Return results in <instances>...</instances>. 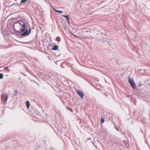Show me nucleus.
Here are the masks:
<instances>
[{
	"mask_svg": "<svg viewBox=\"0 0 150 150\" xmlns=\"http://www.w3.org/2000/svg\"><path fill=\"white\" fill-rule=\"evenodd\" d=\"M18 24L21 25V28L20 29L21 34L25 32L27 29L29 27V24L27 21L24 20H20L17 21Z\"/></svg>",
	"mask_w": 150,
	"mask_h": 150,
	"instance_id": "obj_1",
	"label": "nucleus"
},
{
	"mask_svg": "<svg viewBox=\"0 0 150 150\" xmlns=\"http://www.w3.org/2000/svg\"><path fill=\"white\" fill-rule=\"evenodd\" d=\"M29 27L28 29V28H27L25 32L21 34V37H24L29 35L31 31V28L30 27V26Z\"/></svg>",
	"mask_w": 150,
	"mask_h": 150,
	"instance_id": "obj_2",
	"label": "nucleus"
},
{
	"mask_svg": "<svg viewBox=\"0 0 150 150\" xmlns=\"http://www.w3.org/2000/svg\"><path fill=\"white\" fill-rule=\"evenodd\" d=\"M129 83L130 86L133 89H134L136 88V85L133 79L129 77L128 79Z\"/></svg>",
	"mask_w": 150,
	"mask_h": 150,
	"instance_id": "obj_3",
	"label": "nucleus"
},
{
	"mask_svg": "<svg viewBox=\"0 0 150 150\" xmlns=\"http://www.w3.org/2000/svg\"><path fill=\"white\" fill-rule=\"evenodd\" d=\"M1 101L5 103L8 100V96L7 93H4L1 94Z\"/></svg>",
	"mask_w": 150,
	"mask_h": 150,
	"instance_id": "obj_4",
	"label": "nucleus"
},
{
	"mask_svg": "<svg viewBox=\"0 0 150 150\" xmlns=\"http://www.w3.org/2000/svg\"><path fill=\"white\" fill-rule=\"evenodd\" d=\"M16 24H18V23L17 22V21H15L13 22V28L14 30V31L16 32V33H14V34L16 35H19L21 36V31H20V30H16L15 28V25Z\"/></svg>",
	"mask_w": 150,
	"mask_h": 150,
	"instance_id": "obj_5",
	"label": "nucleus"
},
{
	"mask_svg": "<svg viewBox=\"0 0 150 150\" xmlns=\"http://www.w3.org/2000/svg\"><path fill=\"white\" fill-rule=\"evenodd\" d=\"M30 0H21L20 3L22 6H23V5H24L25 3H27L28 5L30 4Z\"/></svg>",
	"mask_w": 150,
	"mask_h": 150,
	"instance_id": "obj_6",
	"label": "nucleus"
},
{
	"mask_svg": "<svg viewBox=\"0 0 150 150\" xmlns=\"http://www.w3.org/2000/svg\"><path fill=\"white\" fill-rule=\"evenodd\" d=\"M77 93L81 97V99L83 98L84 96V93L82 91L78 90L77 91Z\"/></svg>",
	"mask_w": 150,
	"mask_h": 150,
	"instance_id": "obj_7",
	"label": "nucleus"
},
{
	"mask_svg": "<svg viewBox=\"0 0 150 150\" xmlns=\"http://www.w3.org/2000/svg\"><path fill=\"white\" fill-rule=\"evenodd\" d=\"M59 48L58 46L57 45H54L53 47L51 49V50H58Z\"/></svg>",
	"mask_w": 150,
	"mask_h": 150,
	"instance_id": "obj_8",
	"label": "nucleus"
},
{
	"mask_svg": "<svg viewBox=\"0 0 150 150\" xmlns=\"http://www.w3.org/2000/svg\"><path fill=\"white\" fill-rule=\"evenodd\" d=\"M14 6L16 7V6H22L21 3H17L13 4L11 5V6Z\"/></svg>",
	"mask_w": 150,
	"mask_h": 150,
	"instance_id": "obj_9",
	"label": "nucleus"
},
{
	"mask_svg": "<svg viewBox=\"0 0 150 150\" xmlns=\"http://www.w3.org/2000/svg\"><path fill=\"white\" fill-rule=\"evenodd\" d=\"M123 143L125 144V147L127 148H129V144L128 142H127L126 141H124Z\"/></svg>",
	"mask_w": 150,
	"mask_h": 150,
	"instance_id": "obj_10",
	"label": "nucleus"
},
{
	"mask_svg": "<svg viewBox=\"0 0 150 150\" xmlns=\"http://www.w3.org/2000/svg\"><path fill=\"white\" fill-rule=\"evenodd\" d=\"M66 62H64L60 64V66L62 68H64L66 67Z\"/></svg>",
	"mask_w": 150,
	"mask_h": 150,
	"instance_id": "obj_11",
	"label": "nucleus"
},
{
	"mask_svg": "<svg viewBox=\"0 0 150 150\" xmlns=\"http://www.w3.org/2000/svg\"><path fill=\"white\" fill-rule=\"evenodd\" d=\"M26 105L27 107L28 108L29 107V106H30V103L28 101H27L26 102Z\"/></svg>",
	"mask_w": 150,
	"mask_h": 150,
	"instance_id": "obj_12",
	"label": "nucleus"
},
{
	"mask_svg": "<svg viewBox=\"0 0 150 150\" xmlns=\"http://www.w3.org/2000/svg\"><path fill=\"white\" fill-rule=\"evenodd\" d=\"M53 9L56 12L61 13L63 12L62 11L58 10L56 9L55 8H53Z\"/></svg>",
	"mask_w": 150,
	"mask_h": 150,
	"instance_id": "obj_13",
	"label": "nucleus"
},
{
	"mask_svg": "<svg viewBox=\"0 0 150 150\" xmlns=\"http://www.w3.org/2000/svg\"><path fill=\"white\" fill-rule=\"evenodd\" d=\"M54 45H55V44L54 43H51L50 42L49 43L48 47H53Z\"/></svg>",
	"mask_w": 150,
	"mask_h": 150,
	"instance_id": "obj_14",
	"label": "nucleus"
},
{
	"mask_svg": "<svg viewBox=\"0 0 150 150\" xmlns=\"http://www.w3.org/2000/svg\"><path fill=\"white\" fill-rule=\"evenodd\" d=\"M56 40L57 41L59 42L61 41V38L59 36H58L56 38Z\"/></svg>",
	"mask_w": 150,
	"mask_h": 150,
	"instance_id": "obj_15",
	"label": "nucleus"
},
{
	"mask_svg": "<svg viewBox=\"0 0 150 150\" xmlns=\"http://www.w3.org/2000/svg\"><path fill=\"white\" fill-rule=\"evenodd\" d=\"M62 16L63 17L66 18L67 20L69 19V15H63Z\"/></svg>",
	"mask_w": 150,
	"mask_h": 150,
	"instance_id": "obj_16",
	"label": "nucleus"
},
{
	"mask_svg": "<svg viewBox=\"0 0 150 150\" xmlns=\"http://www.w3.org/2000/svg\"><path fill=\"white\" fill-rule=\"evenodd\" d=\"M101 122L102 123H103L105 122V119L103 117H101Z\"/></svg>",
	"mask_w": 150,
	"mask_h": 150,
	"instance_id": "obj_17",
	"label": "nucleus"
},
{
	"mask_svg": "<svg viewBox=\"0 0 150 150\" xmlns=\"http://www.w3.org/2000/svg\"><path fill=\"white\" fill-rule=\"evenodd\" d=\"M138 86L139 87H141L142 86V82H140L138 84Z\"/></svg>",
	"mask_w": 150,
	"mask_h": 150,
	"instance_id": "obj_18",
	"label": "nucleus"
},
{
	"mask_svg": "<svg viewBox=\"0 0 150 150\" xmlns=\"http://www.w3.org/2000/svg\"><path fill=\"white\" fill-rule=\"evenodd\" d=\"M3 77V75L2 74L0 73V79H2Z\"/></svg>",
	"mask_w": 150,
	"mask_h": 150,
	"instance_id": "obj_19",
	"label": "nucleus"
},
{
	"mask_svg": "<svg viewBox=\"0 0 150 150\" xmlns=\"http://www.w3.org/2000/svg\"><path fill=\"white\" fill-rule=\"evenodd\" d=\"M116 61V63L117 64H119L120 63V62L119 61V59H116L115 60Z\"/></svg>",
	"mask_w": 150,
	"mask_h": 150,
	"instance_id": "obj_20",
	"label": "nucleus"
},
{
	"mask_svg": "<svg viewBox=\"0 0 150 150\" xmlns=\"http://www.w3.org/2000/svg\"><path fill=\"white\" fill-rule=\"evenodd\" d=\"M35 113L38 115H39L40 114L38 110L35 111Z\"/></svg>",
	"mask_w": 150,
	"mask_h": 150,
	"instance_id": "obj_21",
	"label": "nucleus"
},
{
	"mask_svg": "<svg viewBox=\"0 0 150 150\" xmlns=\"http://www.w3.org/2000/svg\"><path fill=\"white\" fill-rule=\"evenodd\" d=\"M47 58L51 61H52V57H51L50 56H47Z\"/></svg>",
	"mask_w": 150,
	"mask_h": 150,
	"instance_id": "obj_22",
	"label": "nucleus"
},
{
	"mask_svg": "<svg viewBox=\"0 0 150 150\" xmlns=\"http://www.w3.org/2000/svg\"><path fill=\"white\" fill-rule=\"evenodd\" d=\"M4 69L5 70H8V71H9V70L8 68V67H5L4 68Z\"/></svg>",
	"mask_w": 150,
	"mask_h": 150,
	"instance_id": "obj_23",
	"label": "nucleus"
},
{
	"mask_svg": "<svg viewBox=\"0 0 150 150\" xmlns=\"http://www.w3.org/2000/svg\"><path fill=\"white\" fill-rule=\"evenodd\" d=\"M57 24L58 25V27L59 28L60 27V28H62V27H61V25L59 24L58 23V22H57Z\"/></svg>",
	"mask_w": 150,
	"mask_h": 150,
	"instance_id": "obj_24",
	"label": "nucleus"
},
{
	"mask_svg": "<svg viewBox=\"0 0 150 150\" xmlns=\"http://www.w3.org/2000/svg\"><path fill=\"white\" fill-rule=\"evenodd\" d=\"M115 128L117 131H119V129L116 127V126H115Z\"/></svg>",
	"mask_w": 150,
	"mask_h": 150,
	"instance_id": "obj_25",
	"label": "nucleus"
},
{
	"mask_svg": "<svg viewBox=\"0 0 150 150\" xmlns=\"http://www.w3.org/2000/svg\"><path fill=\"white\" fill-rule=\"evenodd\" d=\"M60 61V60L59 61H56V64L57 65H58L59 64V63L58 62H59Z\"/></svg>",
	"mask_w": 150,
	"mask_h": 150,
	"instance_id": "obj_26",
	"label": "nucleus"
},
{
	"mask_svg": "<svg viewBox=\"0 0 150 150\" xmlns=\"http://www.w3.org/2000/svg\"><path fill=\"white\" fill-rule=\"evenodd\" d=\"M67 21L68 23V24L70 25V23L69 21V19L67 20Z\"/></svg>",
	"mask_w": 150,
	"mask_h": 150,
	"instance_id": "obj_27",
	"label": "nucleus"
},
{
	"mask_svg": "<svg viewBox=\"0 0 150 150\" xmlns=\"http://www.w3.org/2000/svg\"><path fill=\"white\" fill-rule=\"evenodd\" d=\"M14 91L15 93H16L18 91L17 90H14Z\"/></svg>",
	"mask_w": 150,
	"mask_h": 150,
	"instance_id": "obj_28",
	"label": "nucleus"
},
{
	"mask_svg": "<svg viewBox=\"0 0 150 150\" xmlns=\"http://www.w3.org/2000/svg\"><path fill=\"white\" fill-rule=\"evenodd\" d=\"M13 95H14V96H15L17 95V94H16V93H13Z\"/></svg>",
	"mask_w": 150,
	"mask_h": 150,
	"instance_id": "obj_29",
	"label": "nucleus"
},
{
	"mask_svg": "<svg viewBox=\"0 0 150 150\" xmlns=\"http://www.w3.org/2000/svg\"><path fill=\"white\" fill-rule=\"evenodd\" d=\"M50 6H51V7L52 8H54L53 7V6H52V4H51L50 3Z\"/></svg>",
	"mask_w": 150,
	"mask_h": 150,
	"instance_id": "obj_30",
	"label": "nucleus"
},
{
	"mask_svg": "<svg viewBox=\"0 0 150 150\" xmlns=\"http://www.w3.org/2000/svg\"><path fill=\"white\" fill-rule=\"evenodd\" d=\"M49 38L52 41V40L51 37L50 36L49 37Z\"/></svg>",
	"mask_w": 150,
	"mask_h": 150,
	"instance_id": "obj_31",
	"label": "nucleus"
},
{
	"mask_svg": "<svg viewBox=\"0 0 150 150\" xmlns=\"http://www.w3.org/2000/svg\"><path fill=\"white\" fill-rule=\"evenodd\" d=\"M60 55V54H59V55H56V57H59Z\"/></svg>",
	"mask_w": 150,
	"mask_h": 150,
	"instance_id": "obj_32",
	"label": "nucleus"
},
{
	"mask_svg": "<svg viewBox=\"0 0 150 150\" xmlns=\"http://www.w3.org/2000/svg\"><path fill=\"white\" fill-rule=\"evenodd\" d=\"M93 144L94 145V146H95L96 148H97V146H96L95 145V144H94V143H93Z\"/></svg>",
	"mask_w": 150,
	"mask_h": 150,
	"instance_id": "obj_33",
	"label": "nucleus"
},
{
	"mask_svg": "<svg viewBox=\"0 0 150 150\" xmlns=\"http://www.w3.org/2000/svg\"><path fill=\"white\" fill-rule=\"evenodd\" d=\"M19 25H19V24H16V25H15V26H18Z\"/></svg>",
	"mask_w": 150,
	"mask_h": 150,
	"instance_id": "obj_34",
	"label": "nucleus"
},
{
	"mask_svg": "<svg viewBox=\"0 0 150 150\" xmlns=\"http://www.w3.org/2000/svg\"><path fill=\"white\" fill-rule=\"evenodd\" d=\"M59 23H62V24H63V23L62 22V21H60L59 22Z\"/></svg>",
	"mask_w": 150,
	"mask_h": 150,
	"instance_id": "obj_35",
	"label": "nucleus"
},
{
	"mask_svg": "<svg viewBox=\"0 0 150 150\" xmlns=\"http://www.w3.org/2000/svg\"><path fill=\"white\" fill-rule=\"evenodd\" d=\"M71 112H73V110L72 109H71Z\"/></svg>",
	"mask_w": 150,
	"mask_h": 150,
	"instance_id": "obj_36",
	"label": "nucleus"
},
{
	"mask_svg": "<svg viewBox=\"0 0 150 150\" xmlns=\"http://www.w3.org/2000/svg\"><path fill=\"white\" fill-rule=\"evenodd\" d=\"M114 125H115V126H116V125L115 124H114Z\"/></svg>",
	"mask_w": 150,
	"mask_h": 150,
	"instance_id": "obj_37",
	"label": "nucleus"
},
{
	"mask_svg": "<svg viewBox=\"0 0 150 150\" xmlns=\"http://www.w3.org/2000/svg\"><path fill=\"white\" fill-rule=\"evenodd\" d=\"M74 36L75 37H77V36H76V35H74Z\"/></svg>",
	"mask_w": 150,
	"mask_h": 150,
	"instance_id": "obj_38",
	"label": "nucleus"
},
{
	"mask_svg": "<svg viewBox=\"0 0 150 150\" xmlns=\"http://www.w3.org/2000/svg\"><path fill=\"white\" fill-rule=\"evenodd\" d=\"M6 148H8V147H6Z\"/></svg>",
	"mask_w": 150,
	"mask_h": 150,
	"instance_id": "obj_39",
	"label": "nucleus"
},
{
	"mask_svg": "<svg viewBox=\"0 0 150 150\" xmlns=\"http://www.w3.org/2000/svg\"><path fill=\"white\" fill-rule=\"evenodd\" d=\"M75 58H76V57H75Z\"/></svg>",
	"mask_w": 150,
	"mask_h": 150,
	"instance_id": "obj_40",
	"label": "nucleus"
}]
</instances>
